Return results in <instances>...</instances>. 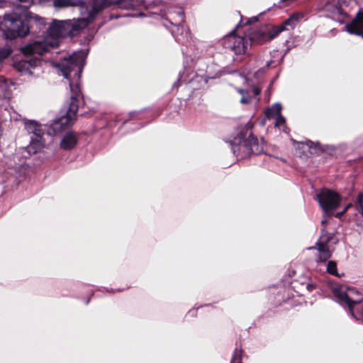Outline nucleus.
Here are the masks:
<instances>
[{"instance_id": "bb28decb", "label": "nucleus", "mask_w": 363, "mask_h": 363, "mask_svg": "<svg viewBox=\"0 0 363 363\" xmlns=\"http://www.w3.org/2000/svg\"><path fill=\"white\" fill-rule=\"evenodd\" d=\"M357 211L361 213L362 216L363 217V206L358 208Z\"/></svg>"}, {"instance_id": "6e6552de", "label": "nucleus", "mask_w": 363, "mask_h": 363, "mask_svg": "<svg viewBox=\"0 0 363 363\" xmlns=\"http://www.w3.org/2000/svg\"><path fill=\"white\" fill-rule=\"evenodd\" d=\"M315 199L325 214L335 210L341 201V197L337 193L328 189H323L318 192Z\"/></svg>"}, {"instance_id": "2eb2a0df", "label": "nucleus", "mask_w": 363, "mask_h": 363, "mask_svg": "<svg viewBox=\"0 0 363 363\" xmlns=\"http://www.w3.org/2000/svg\"><path fill=\"white\" fill-rule=\"evenodd\" d=\"M77 143V139L75 134L73 133H67L60 142V147L63 150H69L73 148Z\"/></svg>"}, {"instance_id": "c85d7f7f", "label": "nucleus", "mask_w": 363, "mask_h": 363, "mask_svg": "<svg viewBox=\"0 0 363 363\" xmlns=\"http://www.w3.org/2000/svg\"><path fill=\"white\" fill-rule=\"evenodd\" d=\"M179 15L181 16V18L183 19L184 18V13H183V12L179 13Z\"/></svg>"}, {"instance_id": "f03ea898", "label": "nucleus", "mask_w": 363, "mask_h": 363, "mask_svg": "<svg viewBox=\"0 0 363 363\" xmlns=\"http://www.w3.org/2000/svg\"><path fill=\"white\" fill-rule=\"evenodd\" d=\"M109 4V0H94L91 9H88L84 4L80 6V12L83 16L82 18L65 21L53 20L48 32L47 38L50 40L48 43L52 48L57 47L60 37L87 26L95 16Z\"/></svg>"}, {"instance_id": "4468645a", "label": "nucleus", "mask_w": 363, "mask_h": 363, "mask_svg": "<svg viewBox=\"0 0 363 363\" xmlns=\"http://www.w3.org/2000/svg\"><path fill=\"white\" fill-rule=\"evenodd\" d=\"M25 128L28 133L33 134L34 137L43 136L44 134V130L41 125L38 124L35 121H26Z\"/></svg>"}, {"instance_id": "cd10ccee", "label": "nucleus", "mask_w": 363, "mask_h": 363, "mask_svg": "<svg viewBox=\"0 0 363 363\" xmlns=\"http://www.w3.org/2000/svg\"><path fill=\"white\" fill-rule=\"evenodd\" d=\"M21 2L30 4V0H18Z\"/></svg>"}, {"instance_id": "dca6fc26", "label": "nucleus", "mask_w": 363, "mask_h": 363, "mask_svg": "<svg viewBox=\"0 0 363 363\" xmlns=\"http://www.w3.org/2000/svg\"><path fill=\"white\" fill-rule=\"evenodd\" d=\"M45 145V140L43 139V136L38 138H31L30 143L28 146V152L30 153H36Z\"/></svg>"}, {"instance_id": "7c9ffc66", "label": "nucleus", "mask_w": 363, "mask_h": 363, "mask_svg": "<svg viewBox=\"0 0 363 363\" xmlns=\"http://www.w3.org/2000/svg\"><path fill=\"white\" fill-rule=\"evenodd\" d=\"M326 222V220L325 219H323L321 223H322V225H324V223Z\"/></svg>"}, {"instance_id": "9d476101", "label": "nucleus", "mask_w": 363, "mask_h": 363, "mask_svg": "<svg viewBox=\"0 0 363 363\" xmlns=\"http://www.w3.org/2000/svg\"><path fill=\"white\" fill-rule=\"evenodd\" d=\"M48 41H50L49 38H46L44 40L35 41L22 48L21 51L24 55H42L44 52H48L50 48H52Z\"/></svg>"}, {"instance_id": "393cba45", "label": "nucleus", "mask_w": 363, "mask_h": 363, "mask_svg": "<svg viewBox=\"0 0 363 363\" xmlns=\"http://www.w3.org/2000/svg\"><path fill=\"white\" fill-rule=\"evenodd\" d=\"M351 206V204H348L345 208V209L340 212V213H337L335 216L337 218H340L345 212Z\"/></svg>"}, {"instance_id": "9b49d317", "label": "nucleus", "mask_w": 363, "mask_h": 363, "mask_svg": "<svg viewBox=\"0 0 363 363\" xmlns=\"http://www.w3.org/2000/svg\"><path fill=\"white\" fill-rule=\"evenodd\" d=\"M345 28L349 33L363 37V9L357 13L355 18Z\"/></svg>"}, {"instance_id": "a211bd4d", "label": "nucleus", "mask_w": 363, "mask_h": 363, "mask_svg": "<svg viewBox=\"0 0 363 363\" xmlns=\"http://www.w3.org/2000/svg\"><path fill=\"white\" fill-rule=\"evenodd\" d=\"M238 92L241 95L240 100L242 104H247L251 101V96L249 94V89H238Z\"/></svg>"}, {"instance_id": "412c9836", "label": "nucleus", "mask_w": 363, "mask_h": 363, "mask_svg": "<svg viewBox=\"0 0 363 363\" xmlns=\"http://www.w3.org/2000/svg\"><path fill=\"white\" fill-rule=\"evenodd\" d=\"M242 351L239 349H235L230 363H241Z\"/></svg>"}, {"instance_id": "20e7f679", "label": "nucleus", "mask_w": 363, "mask_h": 363, "mask_svg": "<svg viewBox=\"0 0 363 363\" xmlns=\"http://www.w3.org/2000/svg\"><path fill=\"white\" fill-rule=\"evenodd\" d=\"M332 292L340 303H344L348 306L352 317L356 320H362L363 323V305L361 311L355 309V306L360 304L363 300L362 294L357 289L341 285L333 286Z\"/></svg>"}, {"instance_id": "0eeeda50", "label": "nucleus", "mask_w": 363, "mask_h": 363, "mask_svg": "<svg viewBox=\"0 0 363 363\" xmlns=\"http://www.w3.org/2000/svg\"><path fill=\"white\" fill-rule=\"evenodd\" d=\"M337 242V240L333 233H325V230L323 229L315 246L318 250L317 262H324L327 261L332 256L333 249L330 243L336 244Z\"/></svg>"}, {"instance_id": "2f4dec72", "label": "nucleus", "mask_w": 363, "mask_h": 363, "mask_svg": "<svg viewBox=\"0 0 363 363\" xmlns=\"http://www.w3.org/2000/svg\"><path fill=\"white\" fill-rule=\"evenodd\" d=\"M1 23V22L0 21V24Z\"/></svg>"}, {"instance_id": "f8f14e48", "label": "nucleus", "mask_w": 363, "mask_h": 363, "mask_svg": "<svg viewBox=\"0 0 363 363\" xmlns=\"http://www.w3.org/2000/svg\"><path fill=\"white\" fill-rule=\"evenodd\" d=\"M41 61L38 57H31L29 60H23L21 61H19L16 64V68L21 72H24L26 74H33L34 72L32 71V69L36 68L39 65H40Z\"/></svg>"}, {"instance_id": "f257e3e1", "label": "nucleus", "mask_w": 363, "mask_h": 363, "mask_svg": "<svg viewBox=\"0 0 363 363\" xmlns=\"http://www.w3.org/2000/svg\"><path fill=\"white\" fill-rule=\"evenodd\" d=\"M86 57V52L79 50L68 57H65L55 66L60 74L69 80L72 95L68 109L65 116L55 120L52 124L53 132L57 134L71 125L76 118L80 100V77Z\"/></svg>"}, {"instance_id": "a878e982", "label": "nucleus", "mask_w": 363, "mask_h": 363, "mask_svg": "<svg viewBox=\"0 0 363 363\" xmlns=\"http://www.w3.org/2000/svg\"><path fill=\"white\" fill-rule=\"evenodd\" d=\"M252 91H253V93H254V94L255 96H258L260 94V92H261V89L259 88H258V87H255L252 89Z\"/></svg>"}, {"instance_id": "f3484780", "label": "nucleus", "mask_w": 363, "mask_h": 363, "mask_svg": "<svg viewBox=\"0 0 363 363\" xmlns=\"http://www.w3.org/2000/svg\"><path fill=\"white\" fill-rule=\"evenodd\" d=\"M282 106L281 104L276 103L265 111V116L267 118H275L281 115Z\"/></svg>"}, {"instance_id": "5701e85b", "label": "nucleus", "mask_w": 363, "mask_h": 363, "mask_svg": "<svg viewBox=\"0 0 363 363\" xmlns=\"http://www.w3.org/2000/svg\"><path fill=\"white\" fill-rule=\"evenodd\" d=\"M363 207V194L359 193L357 200V209Z\"/></svg>"}, {"instance_id": "c756f323", "label": "nucleus", "mask_w": 363, "mask_h": 363, "mask_svg": "<svg viewBox=\"0 0 363 363\" xmlns=\"http://www.w3.org/2000/svg\"><path fill=\"white\" fill-rule=\"evenodd\" d=\"M252 20L253 21H256L257 20V17H254V18H252Z\"/></svg>"}, {"instance_id": "423d86ee", "label": "nucleus", "mask_w": 363, "mask_h": 363, "mask_svg": "<svg viewBox=\"0 0 363 363\" xmlns=\"http://www.w3.org/2000/svg\"><path fill=\"white\" fill-rule=\"evenodd\" d=\"M296 21L297 18L295 16H291L278 27L262 26L250 35V39L257 43L269 41L282 32L285 29L286 26H294Z\"/></svg>"}, {"instance_id": "6ab92c4d", "label": "nucleus", "mask_w": 363, "mask_h": 363, "mask_svg": "<svg viewBox=\"0 0 363 363\" xmlns=\"http://www.w3.org/2000/svg\"><path fill=\"white\" fill-rule=\"evenodd\" d=\"M326 270L330 274L340 277L337 273V264L335 261L330 260L328 262Z\"/></svg>"}, {"instance_id": "39448f33", "label": "nucleus", "mask_w": 363, "mask_h": 363, "mask_svg": "<svg viewBox=\"0 0 363 363\" xmlns=\"http://www.w3.org/2000/svg\"><path fill=\"white\" fill-rule=\"evenodd\" d=\"M231 148L233 154L240 159L250 153L258 154L262 150L257 139L253 136H250L247 140H243L242 137L235 138L231 143Z\"/></svg>"}, {"instance_id": "ddd939ff", "label": "nucleus", "mask_w": 363, "mask_h": 363, "mask_svg": "<svg viewBox=\"0 0 363 363\" xmlns=\"http://www.w3.org/2000/svg\"><path fill=\"white\" fill-rule=\"evenodd\" d=\"M121 8L129 9L138 6H147L151 2L149 0H118L116 1Z\"/></svg>"}, {"instance_id": "1a4fd4ad", "label": "nucleus", "mask_w": 363, "mask_h": 363, "mask_svg": "<svg viewBox=\"0 0 363 363\" xmlns=\"http://www.w3.org/2000/svg\"><path fill=\"white\" fill-rule=\"evenodd\" d=\"M247 43L244 38L235 35L234 32L225 36L223 40V46L235 55H242L246 52Z\"/></svg>"}, {"instance_id": "b1692460", "label": "nucleus", "mask_w": 363, "mask_h": 363, "mask_svg": "<svg viewBox=\"0 0 363 363\" xmlns=\"http://www.w3.org/2000/svg\"><path fill=\"white\" fill-rule=\"evenodd\" d=\"M7 86V82L4 79H0V93L3 92Z\"/></svg>"}, {"instance_id": "aec40b11", "label": "nucleus", "mask_w": 363, "mask_h": 363, "mask_svg": "<svg viewBox=\"0 0 363 363\" xmlns=\"http://www.w3.org/2000/svg\"><path fill=\"white\" fill-rule=\"evenodd\" d=\"M71 0H54L53 6L55 8H64L72 6Z\"/></svg>"}, {"instance_id": "4be33fe9", "label": "nucleus", "mask_w": 363, "mask_h": 363, "mask_svg": "<svg viewBox=\"0 0 363 363\" xmlns=\"http://www.w3.org/2000/svg\"><path fill=\"white\" fill-rule=\"evenodd\" d=\"M275 126L280 128L281 125H284L285 123V118L281 114L279 116L276 117L275 118Z\"/></svg>"}, {"instance_id": "7ed1b4c3", "label": "nucleus", "mask_w": 363, "mask_h": 363, "mask_svg": "<svg viewBox=\"0 0 363 363\" xmlns=\"http://www.w3.org/2000/svg\"><path fill=\"white\" fill-rule=\"evenodd\" d=\"M4 23V35L11 40L26 35L29 32L28 23H34L38 26L45 24L43 18L29 12L26 8H17L13 13L6 14Z\"/></svg>"}]
</instances>
